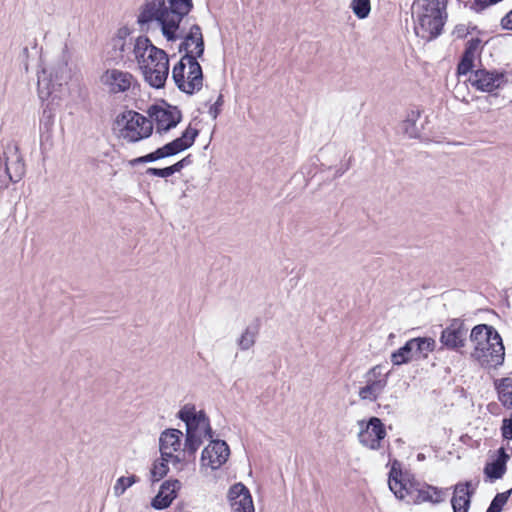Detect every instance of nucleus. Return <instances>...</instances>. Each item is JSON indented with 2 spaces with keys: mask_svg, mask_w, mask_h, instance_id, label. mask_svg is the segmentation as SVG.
<instances>
[{
  "mask_svg": "<svg viewBox=\"0 0 512 512\" xmlns=\"http://www.w3.org/2000/svg\"><path fill=\"white\" fill-rule=\"evenodd\" d=\"M193 8V0H145L140 7L137 23L143 28L156 21L163 37L174 42L180 39V24Z\"/></svg>",
  "mask_w": 512,
  "mask_h": 512,
  "instance_id": "f257e3e1",
  "label": "nucleus"
},
{
  "mask_svg": "<svg viewBox=\"0 0 512 512\" xmlns=\"http://www.w3.org/2000/svg\"><path fill=\"white\" fill-rule=\"evenodd\" d=\"M180 38H183L190 46L194 44L195 51L182 56L173 67L172 78L180 91L191 95L195 91H199L203 85L202 67L198 62V58H202L205 50L201 27L198 24H193L189 32Z\"/></svg>",
  "mask_w": 512,
  "mask_h": 512,
  "instance_id": "f03ea898",
  "label": "nucleus"
},
{
  "mask_svg": "<svg viewBox=\"0 0 512 512\" xmlns=\"http://www.w3.org/2000/svg\"><path fill=\"white\" fill-rule=\"evenodd\" d=\"M447 18L445 0H424L417 11L416 34L426 41L436 39Z\"/></svg>",
  "mask_w": 512,
  "mask_h": 512,
  "instance_id": "7ed1b4c3",
  "label": "nucleus"
},
{
  "mask_svg": "<svg viewBox=\"0 0 512 512\" xmlns=\"http://www.w3.org/2000/svg\"><path fill=\"white\" fill-rule=\"evenodd\" d=\"M115 125L119 128V136L130 143L146 139L153 132L152 121L133 110H127L117 115Z\"/></svg>",
  "mask_w": 512,
  "mask_h": 512,
  "instance_id": "20e7f679",
  "label": "nucleus"
},
{
  "mask_svg": "<svg viewBox=\"0 0 512 512\" xmlns=\"http://www.w3.org/2000/svg\"><path fill=\"white\" fill-rule=\"evenodd\" d=\"M199 135V130L197 128L191 127L189 125L179 137L173 139L172 141L164 144L163 146L157 148L156 150L143 155L145 163L155 162L164 158L172 157L178 155L179 153L189 149L195 143L196 138Z\"/></svg>",
  "mask_w": 512,
  "mask_h": 512,
  "instance_id": "39448f33",
  "label": "nucleus"
},
{
  "mask_svg": "<svg viewBox=\"0 0 512 512\" xmlns=\"http://www.w3.org/2000/svg\"><path fill=\"white\" fill-rule=\"evenodd\" d=\"M450 488H439L427 483L410 481L407 490L408 504H421L429 502L433 505L444 502L449 495Z\"/></svg>",
  "mask_w": 512,
  "mask_h": 512,
  "instance_id": "423d86ee",
  "label": "nucleus"
},
{
  "mask_svg": "<svg viewBox=\"0 0 512 512\" xmlns=\"http://www.w3.org/2000/svg\"><path fill=\"white\" fill-rule=\"evenodd\" d=\"M101 82L108 87L111 93L130 92L132 95H137L141 92L140 84L129 72L117 69L107 70L101 76Z\"/></svg>",
  "mask_w": 512,
  "mask_h": 512,
  "instance_id": "0eeeda50",
  "label": "nucleus"
},
{
  "mask_svg": "<svg viewBox=\"0 0 512 512\" xmlns=\"http://www.w3.org/2000/svg\"><path fill=\"white\" fill-rule=\"evenodd\" d=\"M149 117L155 121L157 132H167L176 127L182 119L177 106L170 105L164 99L160 104L152 105L148 110Z\"/></svg>",
  "mask_w": 512,
  "mask_h": 512,
  "instance_id": "6e6552de",
  "label": "nucleus"
},
{
  "mask_svg": "<svg viewBox=\"0 0 512 512\" xmlns=\"http://www.w3.org/2000/svg\"><path fill=\"white\" fill-rule=\"evenodd\" d=\"M358 425L360 426L359 442L372 450L380 449L381 441L386 437V428L382 420L373 416L367 422L358 421Z\"/></svg>",
  "mask_w": 512,
  "mask_h": 512,
  "instance_id": "1a4fd4ad",
  "label": "nucleus"
},
{
  "mask_svg": "<svg viewBox=\"0 0 512 512\" xmlns=\"http://www.w3.org/2000/svg\"><path fill=\"white\" fill-rule=\"evenodd\" d=\"M512 83V74L506 71L479 69L475 71L472 84L482 92L491 93Z\"/></svg>",
  "mask_w": 512,
  "mask_h": 512,
  "instance_id": "9d476101",
  "label": "nucleus"
},
{
  "mask_svg": "<svg viewBox=\"0 0 512 512\" xmlns=\"http://www.w3.org/2000/svg\"><path fill=\"white\" fill-rule=\"evenodd\" d=\"M230 455V449L224 440H211L201 453V465L212 470L219 469L226 463Z\"/></svg>",
  "mask_w": 512,
  "mask_h": 512,
  "instance_id": "9b49d317",
  "label": "nucleus"
},
{
  "mask_svg": "<svg viewBox=\"0 0 512 512\" xmlns=\"http://www.w3.org/2000/svg\"><path fill=\"white\" fill-rule=\"evenodd\" d=\"M468 329L462 320L454 318L450 320L449 325L443 329L440 336V342L449 350L458 351L464 347L467 339Z\"/></svg>",
  "mask_w": 512,
  "mask_h": 512,
  "instance_id": "f8f14e48",
  "label": "nucleus"
},
{
  "mask_svg": "<svg viewBox=\"0 0 512 512\" xmlns=\"http://www.w3.org/2000/svg\"><path fill=\"white\" fill-rule=\"evenodd\" d=\"M5 172L9 180L17 183L26 173L24 159L20 153L19 146L16 143L7 144L5 151Z\"/></svg>",
  "mask_w": 512,
  "mask_h": 512,
  "instance_id": "ddd939ff",
  "label": "nucleus"
},
{
  "mask_svg": "<svg viewBox=\"0 0 512 512\" xmlns=\"http://www.w3.org/2000/svg\"><path fill=\"white\" fill-rule=\"evenodd\" d=\"M70 78L67 63L59 62L50 74V78L39 77L38 79V90L39 93H46V96H53L56 92H61L63 84H67Z\"/></svg>",
  "mask_w": 512,
  "mask_h": 512,
  "instance_id": "4468645a",
  "label": "nucleus"
},
{
  "mask_svg": "<svg viewBox=\"0 0 512 512\" xmlns=\"http://www.w3.org/2000/svg\"><path fill=\"white\" fill-rule=\"evenodd\" d=\"M181 489V482L178 479L165 480L152 498L151 506L155 510H165L178 497V491Z\"/></svg>",
  "mask_w": 512,
  "mask_h": 512,
  "instance_id": "2eb2a0df",
  "label": "nucleus"
},
{
  "mask_svg": "<svg viewBox=\"0 0 512 512\" xmlns=\"http://www.w3.org/2000/svg\"><path fill=\"white\" fill-rule=\"evenodd\" d=\"M500 340L498 331L490 325L478 324L474 326L470 333V340L475 344L474 351L471 353L472 358L483 357L482 345H487L491 340Z\"/></svg>",
  "mask_w": 512,
  "mask_h": 512,
  "instance_id": "dca6fc26",
  "label": "nucleus"
},
{
  "mask_svg": "<svg viewBox=\"0 0 512 512\" xmlns=\"http://www.w3.org/2000/svg\"><path fill=\"white\" fill-rule=\"evenodd\" d=\"M233 512H254V505L249 489L242 483H235L228 491Z\"/></svg>",
  "mask_w": 512,
  "mask_h": 512,
  "instance_id": "f3484780",
  "label": "nucleus"
},
{
  "mask_svg": "<svg viewBox=\"0 0 512 512\" xmlns=\"http://www.w3.org/2000/svg\"><path fill=\"white\" fill-rule=\"evenodd\" d=\"M483 357L474 358L483 368H497L501 366L505 358V348L502 338L491 340L487 345H482Z\"/></svg>",
  "mask_w": 512,
  "mask_h": 512,
  "instance_id": "a211bd4d",
  "label": "nucleus"
},
{
  "mask_svg": "<svg viewBox=\"0 0 512 512\" xmlns=\"http://www.w3.org/2000/svg\"><path fill=\"white\" fill-rule=\"evenodd\" d=\"M475 489L471 481L459 482L453 486L451 506L453 512H468Z\"/></svg>",
  "mask_w": 512,
  "mask_h": 512,
  "instance_id": "6ab92c4d",
  "label": "nucleus"
},
{
  "mask_svg": "<svg viewBox=\"0 0 512 512\" xmlns=\"http://www.w3.org/2000/svg\"><path fill=\"white\" fill-rule=\"evenodd\" d=\"M510 455L506 452L504 447L497 450V456L491 462H487L484 467V475L491 481L501 479L507 470V462Z\"/></svg>",
  "mask_w": 512,
  "mask_h": 512,
  "instance_id": "aec40b11",
  "label": "nucleus"
},
{
  "mask_svg": "<svg viewBox=\"0 0 512 512\" xmlns=\"http://www.w3.org/2000/svg\"><path fill=\"white\" fill-rule=\"evenodd\" d=\"M388 484L396 498L404 500L407 497L409 482L402 479V470L398 461H394L390 469Z\"/></svg>",
  "mask_w": 512,
  "mask_h": 512,
  "instance_id": "412c9836",
  "label": "nucleus"
},
{
  "mask_svg": "<svg viewBox=\"0 0 512 512\" xmlns=\"http://www.w3.org/2000/svg\"><path fill=\"white\" fill-rule=\"evenodd\" d=\"M169 73V64L161 62L158 68L145 66L143 72L146 82L153 88H162L166 82Z\"/></svg>",
  "mask_w": 512,
  "mask_h": 512,
  "instance_id": "4be33fe9",
  "label": "nucleus"
},
{
  "mask_svg": "<svg viewBox=\"0 0 512 512\" xmlns=\"http://www.w3.org/2000/svg\"><path fill=\"white\" fill-rule=\"evenodd\" d=\"M387 385L386 376L381 379H366V385L359 389L361 400L376 401Z\"/></svg>",
  "mask_w": 512,
  "mask_h": 512,
  "instance_id": "5701e85b",
  "label": "nucleus"
},
{
  "mask_svg": "<svg viewBox=\"0 0 512 512\" xmlns=\"http://www.w3.org/2000/svg\"><path fill=\"white\" fill-rule=\"evenodd\" d=\"M261 329V318L256 317L253 321L245 328L239 339L237 340V344L240 350L246 351L254 346L256 343V338Z\"/></svg>",
  "mask_w": 512,
  "mask_h": 512,
  "instance_id": "b1692460",
  "label": "nucleus"
},
{
  "mask_svg": "<svg viewBox=\"0 0 512 512\" xmlns=\"http://www.w3.org/2000/svg\"><path fill=\"white\" fill-rule=\"evenodd\" d=\"M499 402L507 409L512 410V378L504 377L494 380Z\"/></svg>",
  "mask_w": 512,
  "mask_h": 512,
  "instance_id": "393cba45",
  "label": "nucleus"
},
{
  "mask_svg": "<svg viewBox=\"0 0 512 512\" xmlns=\"http://www.w3.org/2000/svg\"><path fill=\"white\" fill-rule=\"evenodd\" d=\"M200 427L197 423L191 426H186V435L184 443V452L189 456H194L196 451L203 443L201 434L198 433Z\"/></svg>",
  "mask_w": 512,
  "mask_h": 512,
  "instance_id": "a878e982",
  "label": "nucleus"
},
{
  "mask_svg": "<svg viewBox=\"0 0 512 512\" xmlns=\"http://www.w3.org/2000/svg\"><path fill=\"white\" fill-rule=\"evenodd\" d=\"M183 433L178 429H166L163 431L159 438V447L164 449H172L178 451L181 446V437Z\"/></svg>",
  "mask_w": 512,
  "mask_h": 512,
  "instance_id": "bb28decb",
  "label": "nucleus"
},
{
  "mask_svg": "<svg viewBox=\"0 0 512 512\" xmlns=\"http://www.w3.org/2000/svg\"><path fill=\"white\" fill-rule=\"evenodd\" d=\"M413 349L412 342H410V340L407 341L402 347L391 354L392 364L394 366H400L416 359Z\"/></svg>",
  "mask_w": 512,
  "mask_h": 512,
  "instance_id": "cd10ccee",
  "label": "nucleus"
},
{
  "mask_svg": "<svg viewBox=\"0 0 512 512\" xmlns=\"http://www.w3.org/2000/svg\"><path fill=\"white\" fill-rule=\"evenodd\" d=\"M416 358L420 356L427 357L429 352L435 349L436 342L431 337H417L410 339Z\"/></svg>",
  "mask_w": 512,
  "mask_h": 512,
  "instance_id": "c85d7f7f",
  "label": "nucleus"
},
{
  "mask_svg": "<svg viewBox=\"0 0 512 512\" xmlns=\"http://www.w3.org/2000/svg\"><path fill=\"white\" fill-rule=\"evenodd\" d=\"M42 106L43 112L42 117L40 119L41 123L44 124L46 128L51 126L54 122V117L56 111L59 108V103L55 101L56 98H42Z\"/></svg>",
  "mask_w": 512,
  "mask_h": 512,
  "instance_id": "c756f323",
  "label": "nucleus"
},
{
  "mask_svg": "<svg viewBox=\"0 0 512 512\" xmlns=\"http://www.w3.org/2000/svg\"><path fill=\"white\" fill-rule=\"evenodd\" d=\"M155 47L147 36H139L133 45V54L138 64L145 62L146 53H151V48Z\"/></svg>",
  "mask_w": 512,
  "mask_h": 512,
  "instance_id": "7c9ffc66",
  "label": "nucleus"
},
{
  "mask_svg": "<svg viewBox=\"0 0 512 512\" xmlns=\"http://www.w3.org/2000/svg\"><path fill=\"white\" fill-rule=\"evenodd\" d=\"M161 62H167V64H169L167 53L163 49L152 47L151 53H148L147 58H145V62L140 64L139 66L144 72L145 66L150 68H158V66L161 65Z\"/></svg>",
  "mask_w": 512,
  "mask_h": 512,
  "instance_id": "2f4dec72",
  "label": "nucleus"
},
{
  "mask_svg": "<svg viewBox=\"0 0 512 512\" xmlns=\"http://www.w3.org/2000/svg\"><path fill=\"white\" fill-rule=\"evenodd\" d=\"M350 9L358 19H366L371 12V0H352Z\"/></svg>",
  "mask_w": 512,
  "mask_h": 512,
  "instance_id": "473e14b6",
  "label": "nucleus"
},
{
  "mask_svg": "<svg viewBox=\"0 0 512 512\" xmlns=\"http://www.w3.org/2000/svg\"><path fill=\"white\" fill-rule=\"evenodd\" d=\"M166 459H156L150 470L151 482L155 483L163 479L169 472V466L165 463Z\"/></svg>",
  "mask_w": 512,
  "mask_h": 512,
  "instance_id": "72a5a7b5",
  "label": "nucleus"
},
{
  "mask_svg": "<svg viewBox=\"0 0 512 512\" xmlns=\"http://www.w3.org/2000/svg\"><path fill=\"white\" fill-rule=\"evenodd\" d=\"M512 494V488L501 493H497L492 499L486 512H501Z\"/></svg>",
  "mask_w": 512,
  "mask_h": 512,
  "instance_id": "f704fd0d",
  "label": "nucleus"
},
{
  "mask_svg": "<svg viewBox=\"0 0 512 512\" xmlns=\"http://www.w3.org/2000/svg\"><path fill=\"white\" fill-rule=\"evenodd\" d=\"M139 481V477H137L136 475H131L129 477H120L117 479L114 487H113V491H114V495L116 497H120L121 495H123L125 493V491L131 487L133 484L137 483Z\"/></svg>",
  "mask_w": 512,
  "mask_h": 512,
  "instance_id": "c9c22d12",
  "label": "nucleus"
},
{
  "mask_svg": "<svg viewBox=\"0 0 512 512\" xmlns=\"http://www.w3.org/2000/svg\"><path fill=\"white\" fill-rule=\"evenodd\" d=\"M195 406L192 404L184 405L178 412L177 417L183 421L186 426H191L197 423L195 420Z\"/></svg>",
  "mask_w": 512,
  "mask_h": 512,
  "instance_id": "e433bc0d",
  "label": "nucleus"
},
{
  "mask_svg": "<svg viewBox=\"0 0 512 512\" xmlns=\"http://www.w3.org/2000/svg\"><path fill=\"white\" fill-rule=\"evenodd\" d=\"M481 44V39L476 37V38H471L470 40H468V42L466 43V47H465V50L462 54V56L472 60L474 62V59H475V53L476 51L478 50L479 46Z\"/></svg>",
  "mask_w": 512,
  "mask_h": 512,
  "instance_id": "4c0bfd02",
  "label": "nucleus"
},
{
  "mask_svg": "<svg viewBox=\"0 0 512 512\" xmlns=\"http://www.w3.org/2000/svg\"><path fill=\"white\" fill-rule=\"evenodd\" d=\"M145 173L149 176H156L160 178H167L175 174L171 165L164 168L150 167L147 168Z\"/></svg>",
  "mask_w": 512,
  "mask_h": 512,
  "instance_id": "58836bf2",
  "label": "nucleus"
},
{
  "mask_svg": "<svg viewBox=\"0 0 512 512\" xmlns=\"http://www.w3.org/2000/svg\"><path fill=\"white\" fill-rule=\"evenodd\" d=\"M422 128H423V125H421L419 127V126H417V122H410V123L403 122L404 133L410 138H419Z\"/></svg>",
  "mask_w": 512,
  "mask_h": 512,
  "instance_id": "ea45409f",
  "label": "nucleus"
},
{
  "mask_svg": "<svg viewBox=\"0 0 512 512\" xmlns=\"http://www.w3.org/2000/svg\"><path fill=\"white\" fill-rule=\"evenodd\" d=\"M474 67V62L464 56H461V59L457 66V72L459 75H466L471 72Z\"/></svg>",
  "mask_w": 512,
  "mask_h": 512,
  "instance_id": "a19ab883",
  "label": "nucleus"
},
{
  "mask_svg": "<svg viewBox=\"0 0 512 512\" xmlns=\"http://www.w3.org/2000/svg\"><path fill=\"white\" fill-rule=\"evenodd\" d=\"M501 435L504 440H512V414L502 420Z\"/></svg>",
  "mask_w": 512,
  "mask_h": 512,
  "instance_id": "79ce46f5",
  "label": "nucleus"
},
{
  "mask_svg": "<svg viewBox=\"0 0 512 512\" xmlns=\"http://www.w3.org/2000/svg\"><path fill=\"white\" fill-rule=\"evenodd\" d=\"M224 104V98H217L216 102L209 107V114L215 120L221 113L222 106Z\"/></svg>",
  "mask_w": 512,
  "mask_h": 512,
  "instance_id": "37998d69",
  "label": "nucleus"
},
{
  "mask_svg": "<svg viewBox=\"0 0 512 512\" xmlns=\"http://www.w3.org/2000/svg\"><path fill=\"white\" fill-rule=\"evenodd\" d=\"M131 44H132L131 42L129 43V45H127L126 41L113 40L114 49L119 51V54L117 55V57L123 58L124 53L127 50H130Z\"/></svg>",
  "mask_w": 512,
  "mask_h": 512,
  "instance_id": "c03bdc74",
  "label": "nucleus"
},
{
  "mask_svg": "<svg viewBox=\"0 0 512 512\" xmlns=\"http://www.w3.org/2000/svg\"><path fill=\"white\" fill-rule=\"evenodd\" d=\"M420 115L421 110L419 108H413L407 113L404 123L417 122Z\"/></svg>",
  "mask_w": 512,
  "mask_h": 512,
  "instance_id": "a18cd8bd",
  "label": "nucleus"
},
{
  "mask_svg": "<svg viewBox=\"0 0 512 512\" xmlns=\"http://www.w3.org/2000/svg\"><path fill=\"white\" fill-rule=\"evenodd\" d=\"M195 420L197 421L198 427H201L202 425L210 422L208 416L203 410H200L198 412L195 410Z\"/></svg>",
  "mask_w": 512,
  "mask_h": 512,
  "instance_id": "49530a36",
  "label": "nucleus"
},
{
  "mask_svg": "<svg viewBox=\"0 0 512 512\" xmlns=\"http://www.w3.org/2000/svg\"><path fill=\"white\" fill-rule=\"evenodd\" d=\"M501 27L505 30H512V9L501 19Z\"/></svg>",
  "mask_w": 512,
  "mask_h": 512,
  "instance_id": "de8ad7c7",
  "label": "nucleus"
},
{
  "mask_svg": "<svg viewBox=\"0 0 512 512\" xmlns=\"http://www.w3.org/2000/svg\"><path fill=\"white\" fill-rule=\"evenodd\" d=\"M129 34L130 30L128 27H121L117 32V36L113 38V40L126 41V37L129 36Z\"/></svg>",
  "mask_w": 512,
  "mask_h": 512,
  "instance_id": "09e8293b",
  "label": "nucleus"
},
{
  "mask_svg": "<svg viewBox=\"0 0 512 512\" xmlns=\"http://www.w3.org/2000/svg\"><path fill=\"white\" fill-rule=\"evenodd\" d=\"M380 374V366H374L366 373V378L379 379Z\"/></svg>",
  "mask_w": 512,
  "mask_h": 512,
  "instance_id": "8fccbe9b",
  "label": "nucleus"
},
{
  "mask_svg": "<svg viewBox=\"0 0 512 512\" xmlns=\"http://www.w3.org/2000/svg\"><path fill=\"white\" fill-rule=\"evenodd\" d=\"M351 160H352V157L349 158L348 162L345 165H342L341 167H339L336 170L335 175H334L335 178L342 176L350 168Z\"/></svg>",
  "mask_w": 512,
  "mask_h": 512,
  "instance_id": "3c124183",
  "label": "nucleus"
},
{
  "mask_svg": "<svg viewBox=\"0 0 512 512\" xmlns=\"http://www.w3.org/2000/svg\"><path fill=\"white\" fill-rule=\"evenodd\" d=\"M160 448V454H161V457L159 459H166L165 463H169V461H171L172 457H173V453L172 452H168L167 450L168 449H164L163 447H159Z\"/></svg>",
  "mask_w": 512,
  "mask_h": 512,
  "instance_id": "603ef678",
  "label": "nucleus"
},
{
  "mask_svg": "<svg viewBox=\"0 0 512 512\" xmlns=\"http://www.w3.org/2000/svg\"><path fill=\"white\" fill-rule=\"evenodd\" d=\"M202 427L204 428V436L210 438L211 440H214L213 439L214 432L211 428L210 422L202 425Z\"/></svg>",
  "mask_w": 512,
  "mask_h": 512,
  "instance_id": "864d4df0",
  "label": "nucleus"
},
{
  "mask_svg": "<svg viewBox=\"0 0 512 512\" xmlns=\"http://www.w3.org/2000/svg\"><path fill=\"white\" fill-rule=\"evenodd\" d=\"M145 163V160H144V156H140V157H137V158H134L132 160H130L128 162V164L131 166V167H135L139 164H144Z\"/></svg>",
  "mask_w": 512,
  "mask_h": 512,
  "instance_id": "5fc2aeb1",
  "label": "nucleus"
},
{
  "mask_svg": "<svg viewBox=\"0 0 512 512\" xmlns=\"http://www.w3.org/2000/svg\"><path fill=\"white\" fill-rule=\"evenodd\" d=\"M190 45L188 42H186L184 39L183 41L180 43L179 45V52H182V51H185V53H189V52H193L192 50L189 49Z\"/></svg>",
  "mask_w": 512,
  "mask_h": 512,
  "instance_id": "6e6d98bb",
  "label": "nucleus"
},
{
  "mask_svg": "<svg viewBox=\"0 0 512 512\" xmlns=\"http://www.w3.org/2000/svg\"><path fill=\"white\" fill-rule=\"evenodd\" d=\"M181 162H182L184 168L191 165L193 163L192 155L188 154L187 156H185L184 158L181 159Z\"/></svg>",
  "mask_w": 512,
  "mask_h": 512,
  "instance_id": "4d7b16f0",
  "label": "nucleus"
},
{
  "mask_svg": "<svg viewBox=\"0 0 512 512\" xmlns=\"http://www.w3.org/2000/svg\"><path fill=\"white\" fill-rule=\"evenodd\" d=\"M171 166L173 168L174 173L180 172L184 168L181 160L177 161L176 163H174Z\"/></svg>",
  "mask_w": 512,
  "mask_h": 512,
  "instance_id": "13d9d810",
  "label": "nucleus"
},
{
  "mask_svg": "<svg viewBox=\"0 0 512 512\" xmlns=\"http://www.w3.org/2000/svg\"><path fill=\"white\" fill-rule=\"evenodd\" d=\"M183 459H181L178 455H173L171 461L174 465H177L182 462Z\"/></svg>",
  "mask_w": 512,
  "mask_h": 512,
  "instance_id": "bf43d9fd",
  "label": "nucleus"
},
{
  "mask_svg": "<svg viewBox=\"0 0 512 512\" xmlns=\"http://www.w3.org/2000/svg\"><path fill=\"white\" fill-rule=\"evenodd\" d=\"M417 458H418V460H423L425 458V456L423 454H418Z\"/></svg>",
  "mask_w": 512,
  "mask_h": 512,
  "instance_id": "052dcab7",
  "label": "nucleus"
},
{
  "mask_svg": "<svg viewBox=\"0 0 512 512\" xmlns=\"http://www.w3.org/2000/svg\"><path fill=\"white\" fill-rule=\"evenodd\" d=\"M462 101L465 102V103H468V101L466 100V97H463Z\"/></svg>",
  "mask_w": 512,
  "mask_h": 512,
  "instance_id": "680f3d73",
  "label": "nucleus"
}]
</instances>
